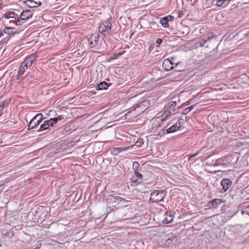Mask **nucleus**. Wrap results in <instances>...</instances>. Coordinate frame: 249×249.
Returning a JSON list of instances; mask_svg holds the SVG:
<instances>
[{"label": "nucleus", "mask_w": 249, "mask_h": 249, "mask_svg": "<svg viewBox=\"0 0 249 249\" xmlns=\"http://www.w3.org/2000/svg\"><path fill=\"white\" fill-rule=\"evenodd\" d=\"M125 52L124 51L120 53H114L113 54V56L110 57V60H113V59L118 58L119 57H120V56H121L122 55L124 54L125 53Z\"/></svg>", "instance_id": "412c9836"}, {"label": "nucleus", "mask_w": 249, "mask_h": 249, "mask_svg": "<svg viewBox=\"0 0 249 249\" xmlns=\"http://www.w3.org/2000/svg\"><path fill=\"white\" fill-rule=\"evenodd\" d=\"M215 204H216V199H214V200L212 201H211L208 204V206L209 207H216V206H215Z\"/></svg>", "instance_id": "c85d7f7f"}, {"label": "nucleus", "mask_w": 249, "mask_h": 249, "mask_svg": "<svg viewBox=\"0 0 249 249\" xmlns=\"http://www.w3.org/2000/svg\"><path fill=\"white\" fill-rule=\"evenodd\" d=\"M231 0H219V6H222L224 3H225V5H227L230 3Z\"/></svg>", "instance_id": "a878e982"}, {"label": "nucleus", "mask_w": 249, "mask_h": 249, "mask_svg": "<svg viewBox=\"0 0 249 249\" xmlns=\"http://www.w3.org/2000/svg\"><path fill=\"white\" fill-rule=\"evenodd\" d=\"M162 42V40L160 38H158L156 41V43L158 44H160Z\"/></svg>", "instance_id": "e433bc0d"}, {"label": "nucleus", "mask_w": 249, "mask_h": 249, "mask_svg": "<svg viewBox=\"0 0 249 249\" xmlns=\"http://www.w3.org/2000/svg\"><path fill=\"white\" fill-rule=\"evenodd\" d=\"M46 121H48V124H49L50 127V126L53 127V126H54V124L53 123V122L51 121V119L50 120H46Z\"/></svg>", "instance_id": "72a5a7b5"}, {"label": "nucleus", "mask_w": 249, "mask_h": 249, "mask_svg": "<svg viewBox=\"0 0 249 249\" xmlns=\"http://www.w3.org/2000/svg\"><path fill=\"white\" fill-rule=\"evenodd\" d=\"M165 218L163 219V223L164 224H168L171 222L173 219L174 217L171 214H168L167 213H165Z\"/></svg>", "instance_id": "2eb2a0df"}, {"label": "nucleus", "mask_w": 249, "mask_h": 249, "mask_svg": "<svg viewBox=\"0 0 249 249\" xmlns=\"http://www.w3.org/2000/svg\"><path fill=\"white\" fill-rule=\"evenodd\" d=\"M119 152V149L118 148H115L112 150V153L115 155L118 154Z\"/></svg>", "instance_id": "473e14b6"}, {"label": "nucleus", "mask_w": 249, "mask_h": 249, "mask_svg": "<svg viewBox=\"0 0 249 249\" xmlns=\"http://www.w3.org/2000/svg\"><path fill=\"white\" fill-rule=\"evenodd\" d=\"M216 5H218V1H216Z\"/></svg>", "instance_id": "ea45409f"}, {"label": "nucleus", "mask_w": 249, "mask_h": 249, "mask_svg": "<svg viewBox=\"0 0 249 249\" xmlns=\"http://www.w3.org/2000/svg\"><path fill=\"white\" fill-rule=\"evenodd\" d=\"M2 17L7 19V21H4L6 25H8V23H9L16 26H20L23 23V22L20 21L19 18L18 17V14L13 11H9L5 12Z\"/></svg>", "instance_id": "f03ea898"}, {"label": "nucleus", "mask_w": 249, "mask_h": 249, "mask_svg": "<svg viewBox=\"0 0 249 249\" xmlns=\"http://www.w3.org/2000/svg\"><path fill=\"white\" fill-rule=\"evenodd\" d=\"M33 13L30 10H23L20 14L19 19L20 22H24L33 17Z\"/></svg>", "instance_id": "6e6552de"}, {"label": "nucleus", "mask_w": 249, "mask_h": 249, "mask_svg": "<svg viewBox=\"0 0 249 249\" xmlns=\"http://www.w3.org/2000/svg\"><path fill=\"white\" fill-rule=\"evenodd\" d=\"M179 64L175 58L170 57L165 59L162 63V67L166 71H170L178 66Z\"/></svg>", "instance_id": "7ed1b4c3"}, {"label": "nucleus", "mask_w": 249, "mask_h": 249, "mask_svg": "<svg viewBox=\"0 0 249 249\" xmlns=\"http://www.w3.org/2000/svg\"><path fill=\"white\" fill-rule=\"evenodd\" d=\"M151 127L150 128V132L156 133L157 132L159 128L160 127V124L159 121L157 119H152L151 121Z\"/></svg>", "instance_id": "f8f14e48"}, {"label": "nucleus", "mask_w": 249, "mask_h": 249, "mask_svg": "<svg viewBox=\"0 0 249 249\" xmlns=\"http://www.w3.org/2000/svg\"><path fill=\"white\" fill-rule=\"evenodd\" d=\"M165 17L167 19H168V21H173L174 19V17L171 15H169V16H166Z\"/></svg>", "instance_id": "7c9ffc66"}, {"label": "nucleus", "mask_w": 249, "mask_h": 249, "mask_svg": "<svg viewBox=\"0 0 249 249\" xmlns=\"http://www.w3.org/2000/svg\"><path fill=\"white\" fill-rule=\"evenodd\" d=\"M113 201L116 203H124L127 201L125 200L124 198H123L120 196H115L113 197Z\"/></svg>", "instance_id": "f3484780"}, {"label": "nucleus", "mask_w": 249, "mask_h": 249, "mask_svg": "<svg viewBox=\"0 0 249 249\" xmlns=\"http://www.w3.org/2000/svg\"><path fill=\"white\" fill-rule=\"evenodd\" d=\"M98 39L99 37L96 35L92 34L89 38L86 39V45L89 49H91L96 46Z\"/></svg>", "instance_id": "423d86ee"}, {"label": "nucleus", "mask_w": 249, "mask_h": 249, "mask_svg": "<svg viewBox=\"0 0 249 249\" xmlns=\"http://www.w3.org/2000/svg\"><path fill=\"white\" fill-rule=\"evenodd\" d=\"M199 153V151H198L194 154L190 155L189 157L188 158V160H191L192 158L196 156L197 155H198Z\"/></svg>", "instance_id": "2f4dec72"}, {"label": "nucleus", "mask_w": 249, "mask_h": 249, "mask_svg": "<svg viewBox=\"0 0 249 249\" xmlns=\"http://www.w3.org/2000/svg\"><path fill=\"white\" fill-rule=\"evenodd\" d=\"M139 167V164L138 162L135 161V162H133V168L134 170V172L136 171H138Z\"/></svg>", "instance_id": "cd10ccee"}, {"label": "nucleus", "mask_w": 249, "mask_h": 249, "mask_svg": "<svg viewBox=\"0 0 249 249\" xmlns=\"http://www.w3.org/2000/svg\"><path fill=\"white\" fill-rule=\"evenodd\" d=\"M130 180L131 186H136L139 184L137 178H135V177H133L132 178H131Z\"/></svg>", "instance_id": "4be33fe9"}, {"label": "nucleus", "mask_w": 249, "mask_h": 249, "mask_svg": "<svg viewBox=\"0 0 249 249\" xmlns=\"http://www.w3.org/2000/svg\"><path fill=\"white\" fill-rule=\"evenodd\" d=\"M134 174L135 175V178H137L140 180H142L143 178V175L140 173L138 171H134Z\"/></svg>", "instance_id": "393cba45"}, {"label": "nucleus", "mask_w": 249, "mask_h": 249, "mask_svg": "<svg viewBox=\"0 0 249 249\" xmlns=\"http://www.w3.org/2000/svg\"><path fill=\"white\" fill-rule=\"evenodd\" d=\"M194 106H190L189 107L186 108L183 111V114H187L188 113L190 112L192 110H193L194 109Z\"/></svg>", "instance_id": "bb28decb"}, {"label": "nucleus", "mask_w": 249, "mask_h": 249, "mask_svg": "<svg viewBox=\"0 0 249 249\" xmlns=\"http://www.w3.org/2000/svg\"><path fill=\"white\" fill-rule=\"evenodd\" d=\"M247 212L249 214V206L246 208V210L244 211Z\"/></svg>", "instance_id": "58836bf2"}, {"label": "nucleus", "mask_w": 249, "mask_h": 249, "mask_svg": "<svg viewBox=\"0 0 249 249\" xmlns=\"http://www.w3.org/2000/svg\"><path fill=\"white\" fill-rule=\"evenodd\" d=\"M177 105V103L175 101H171L165 106V109L170 110L171 108H174Z\"/></svg>", "instance_id": "6ab92c4d"}, {"label": "nucleus", "mask_w": 249, "mask_h": 249, "mask_svg": "<svg viewBox=\"0 0 249 249\" xmlns=\"http://www.w3.org/2000/svg\"><path fill=\"white\" fill-rule=\"evenodd\" d=\"M36 53H32L27 56L23 62L29 66H30L32 63L36 59Z\"/></svg>", "instance_id": "ddd939ff"}, {"label": "nucleus", "mask_w": 249, "mask_h": 249, "mask_svg": "<svg viewBox=\"0 0 249 249\" xmlns=\"http://www.w3.org/2000/svg\"><path fill=\"white\" fill-rule=\"evenodd\" d=\"M57 122L61 121L63 119L64 117L62 115H59L56 117Z\"/></svg>", "instance_id": "f704fd0d"}, {"label": "nucleus", "mask_w": 249, "mask_h": 249, "mask_svg": "<svg viewBox=\"0 0 249 249\" xmlns=\"http://www.w3.org/2000/svg\"><path fill=\"white\" fill-rule=\"evenodd\" d=\"M160 23H161L162 26L165 28L169 27L168 19H167L165 17L160 18Z\"/></svg>", "instance_id": "aec40b11"}, {"label": "nucleus", "mask_w": 249, "mask_h": 249, "mask_svg": "<svg viewBox=\"0 0 249 249\" xmlns=\"http://www.w3.org/2000/svg\"><path fill=\"white\" fill-rule=\"evenodd\" d=\"M28 66H29L28 65H27L26 64L24 63L23 62L19 68L18 76V77L21 76L24 73V72L27 71Z\"/></svg>", "instance_id": "4468645a"}, {"label": "nucleus", "mask_w": 249, "mask_h": 249, "mask_svg": "<svg viewBox=\"0 0 249 249\" xmlns=\"http://www.w3.org/2000/svg\"><path fill=\"white\" fill-rule=\"evenodd\" d=\"M48 121H45L43 124H42L39 129L37 130V132L42 131L45 130H48L50 128V126L48 124Z\"/></svg>", "instance_id": "dca6fc26"}, {"label": "nucleus", "mask_w": 249, "mask_h": 249, "mask_svg": "<svg viewBox=\"0 0 249 249\" xmlns=\"http://www.w3.org/2000/svg\"><path fill=\"white\" fill-rule=\"evenodd\" d=\"M13 28H10L8 27H5L4 28L3 31L6 34H9V31L11 29H13Z\"/></svg>", "instance_id": "c756f323"}, {"label": "nucleus", "mask_w": 249, "mask_h": 249, "mask_svg": "<svg viewBox=\"0 0 249 249\" xmlns=\"http://www.w3.org/2000/svg\"><path fill=\"white\" fill-rule=\"evenodd\" d=\"M108 87L107 84L106 82H102L100 84L98 85V89H105L107 88Z\"/></svg>", "instance_id": "5701e85b"}, {"label": "nucleus", "mask_w": 249, "mask_h": 249, "mask_svg": "<svg viewBox=\"0 0 249 249\" xmlns=\"http://www.w3.org/2000/svg\"><path fill=\"white\" fill-rule=\"evenodd\" d=\"M111 28V23L109 20H106L100 23L99 31L101 33L106 32Z\"/></svg>", "instance_id": "1a4fd4ad"}, {"label": "nucleus", "mask_w": 249, "mask_h": 249, "mask_svg": "<svg viewBox=\"0 0 249 249\" xmlns=\"http://www.w3.org/2000/svg\"><path fill=\"white\" fill-rule=\"evenodd\" d=\"M23 3L30 8L38 7L42 4L40 1L35 0H25L23 1Z\"/></svg>", "instance_id": "9d476101"}, {"label": "nucleus", "mask_w": 249, "mask_h": 249, "mask_svg": "<svg viewBox=\"0 0 249 249\" xmlns=\"http://www.w3.org/2000/svg\"><path fill=\"white\" fill-rule=\"evenodd\" d=\"M43 119V115L42 113L37 114L30 121L28 129L31 130L37 127Z\"/></svg>", "instance_id": "20e7f679"}, {"label": "nucleus", "mask_w": 249, "mask_h": 249, "mask_svg": "<svg viewBox=\"0 0 249 249\" xmlns=\"http://www.w3.org/2000/svg\"><path fill=\"white\" fill-rule=\"evenodd\" d=\"M136 143H140V144H141V143H143V142H142V139H140Z\"/></svg>", "instance_id": "4c0bfd02"}, {"label": "nucleus", "mask_w": 249, "mask_h": 249, "mask_svg": "<svg viewBox=\"0 0 249 249\" xmlns=\"http://www.w3.org/2000/svg\"><path fill=\"white\" fill-rule=\"evenodd\" d=\"M183 122L184 121L183 119H178L176 124L167 129V133H171L178 131V130H181L183 124Z\"/></svg>", "instance_id": "0eeeda50"}, {"label": "nucleus", "mask_w": 249, "mask_h": 249, "mask_svg": "<svg viewBox=\"0 0 249 249\" xmlns=\"http://www.w3.org/2000/svg\"><path fill=\"white\" fill-rule=\"evenodd\" d=\"M164 196L163 191L155 190L151 193L150 199L153 202H160L163 200Z\"/></svg>", "instance_id": "39448f33"}, {"label": "nucleus", "mask_w": 249, "mask_h": 249, "mask_svg": "<svg viewBox=\"0 0 249 249\" xmlns=\"http://www.w3.org/2000/svg\"><path fill=\"white\" fill-rule=\"evenodd\" d=\"M213 39H214V41H215V43L216 42V36H212L211 37H208V39L207 40H205L204 41V42L202 43H201V46H203L204 45L206 42H209V41H210L211 40H213Z\"/></svg>", "instance_id": "b1692460"}, {"label": "nucleus", "mask_w": 249, "mask_h": 249, "mask_svg": "<svg viewBox=\"0 0 249 249\" xmlns=\"http://www.w3.org/2000/svg\"><path fill=\"white\" fill-rule=\"evenodd\" d=\"M170 115L171 111H170V110L166 109V110L164 111V112L162 113V115L161 116V121H163L165 120Z\"/></svg>", "instance_id": "a211bd4d"}, {"label": "nucleus", "mask_w": 249, "mask_h": 249, "mask_svg": "<svg viewBox=\"0 0 249 249\" xmlns=\"http://www.w3.org/2000/svg\"><path fill=\"white\" fill-rule=\"evenodd\" d=\"M231 184V181L227 178H225L222 180L221 182V186L222 188L220 189V193L226 192L230 188Z\"/></svg>", "instance_id": "9b49d317"}, {"label": "nucleus", "mask_w": 249, "mask_h": 249, "mask_svg": "<svg viewBox=\"0 0 249 249\" xmlns=\"http://www.w3.org/2000/svg\"><path fill=\"white\" fill-rule=\"evenodd\" d=\"M51 121H52L53 122V123L54 124H56L57 123V119L56 118V117H54V118H51Z\"/></svg>", "instance_id": "c9c22d12"}, {"label": "nucleus", "mask_w": 249, "mask_h": 249, "mask_svg": "<svg viewBox=\"0 0 249 249\" xmlns=\"http://www.w3.org/2000/svg\"><path fill=\"white\" fill-rule=\"evenodd\" d=\"M149 103L148 101H143L137 105L134 109L128 111L125 114V118L130 119L135 118L143 113L149 107Z\"/></svg>", "instance_id": "f257e3e1"}]
</instances>
